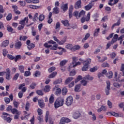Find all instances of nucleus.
Masks as SVG:
<instances>
[{
    "label": "nucleus",
    "mask_w": 124,
    "mask_h": 124,
    "mask_svg": "<svg viewBox=\"0 0 124 124\" xmlns=\"http://www.w3.org/2000/svg\"><path fill=\"white\" fill-rule=\"evenodd\" d=\"M64 102V99H63V98L61 97L58 98L54 102V107L55 109H58L59 107L62 106V105H63Z\"/></svg>",
    "instance_id": "obj_1"
},
{
    "label": "nucleus",
    "mask_w": 124,
    "mask_h": 124,
    "mask_svg": "<svg viewBox=\"0 0 124 124\" xmlns=\"http://www.w3.org/2000/svg\"><path fill=\"white\" fill-rule=\"evenodd\" d=\"M91 62H92V60L90 58H88L83 62V66L82 68V71H87L89 69V66Z\"/></svg>",
    "instance_id": "obj_2"
},
{
    "label": "nucleus",
    "mask_w": 124,
    "mask_h": 124,
    "mask_svg": "<svg viewBox=\"0 0 124 124\" xmlns=\"http://www.w3.org/2000/svg\"><path fill=\"white\" fill-rule=\"evenodd\" d=\"M91 19V14L89 12L86 16V17H82L80 20L82 24H84L85 22H89Z\"/></svg>",
    "instance_id": "obj_3"
},
{
    "label": "nucleus",
    "mask_w": 124,
    "mask_h": 124,
    "mask_svg": "<svg viewBox=\"0 0 124 124\" xmlns=\"http://www.w3.org/2000/svg\"><path fill=\"white\" fill-rule=\"evenodd\" d=\"M107 84V89H105V93L106 94V95H109L110 94V90H111V88H110V86H111V82H110L109 81H106Z\"/></svg>",
    "instance_id": "obj_4"
},
{
    "label": "nucleus",
    "mask_w": 124,
    "mask_h": 124,
    "mask_svg": "<svg viewBox=\"0 0 124 124\" xmlns=\"http://www.w3.org/2000/svg\"><path fill=\"white\" fill-rule=\"evenodd\" d=\"M73 102V97L71 96H69L66 98L65 104L67 106H70Z\"/></svg>",
    "instance_id": "obj_5"
},
{
    "label": "nucleus",
    "mask_w": 124,
    "mask_h": 124,
    "mask_svg": "<svg viewBox=\"0 0 124 124\" xmlns=\"http://www.w3.org/2000/svg\"><path fill=\"white\" fill-rule=\"evenodd\" d=\"M6 71V72H5V73H6V80H10V77L11 76L10 69L9 68H7Z\"/></svg>",
    "instance_id": "obj_6"
},
{
    "label": "nucleus",
    "mask_w": 124,
    "mask_h": 124,
    "mask_svg": "<svg viewBox=\"0 0 124 124\" xmlns=\"http://www.w3.org/2000/svg\"><path fill=\"white\" fill-rule=\"evenodd\" d=\"M107 114H109V115H111V116H114L116 118H118V117H124V114L123 113H118L115 112H108Z\"/></svg>",
    "instance_id": "obj_7"
},
{
    "label": "nucleus",
    "mask_w": 124,
    "mask_h": 124,
    "mask_svg": "<svg viewBox=\"0 0 124 124\" xmlns=\"http://www.w3.org/2000/svg\"><path fill=\"white\" fill-rule=\"evenodd\" d=\"M29 22V17H26L24 19H22L19 21L20 25H22V26H26V22L28 23Z\"/></svg>",
    "instance_id": "obj_8"
},
{
    "label": "nucleus",
    "mask_w": 124,
    "mask_h": 124,
    "mask_svg": "<svg viewBox=\"0 0 124 124\" xmlns=\"http://www.w3.org/2000/svg\"><path fill=\"white\" fill-rule=\"evenodd\" d=\"M81 3H82V1L81 0H78L75 4V8L76 9H79V8H81L82 6L81 5Z\"/></svg>",
    "instance_id": "obj_9"
},
{
    "label": "nucleus",
    "mask_w": 124,
    "mask_h": 124,
    "mask_svg": "<svg viewBox=\"0 0 124 124\" xmlns=\"http://www.w3.org/2000/svg\"><path fill=\"white\" fill-rule=\"evenodd\" d=\"M93 4L92 2H90L89 4L85 6V10L86 11H89V10L92 9L93 8Z\"/></svg>",
    "instance_id": "obj_10"
},
{
    "label": "nucleus",
    "mask_w": 124,
    "mask_h": 124,
    "mask_svg": "<svg viewBox=\"0 0 124 124\" xmlns=\"http://www.w3.org/2000/svg\"><path fill=\"white\" fill-rule=\"evenodd\" d=\"M72 12H73V5H71L69 8V17L70 19L72 18Z\"/></svg>",
    "instance_id": "obj_11"
},
{
    "label": "nucleus",
    "mask_w": 124,
    "mask_h": 124,
    "mask_svg": "<svg viewBox=\"0 0 124 124\" xmlns=\"http://www.w3.org/2000/svg\"><path fill=\"white\" fill-rule=\"evenodd\" d=\"M61 23L62 24V25H63V26H64V27H69V26H70L69 21L67 19L62 20Z\"/></svg>",
    "instance_id": "obj_12"
},
{
    "label": "nucleus",
    "mask_w": 124,
    "mask_h": 124,
    "mask_svg": "<svg viewBox=\"0 0 124 124\" xmlns=\"http://www.w3.org/2000/svg\"><path fill=\"white\" fill-rule=\"evenodd\" d=\"M38 105L42 109V108H44L45 107V103H44V102L42 100H38Z\"/></svg>",
    "instance_id": "obj_13"
},
{
    "label": "nucleus",
    "mask_w": 124,
    "mask_h": 124,
    "mask_svg": "<svg viewBox=\"0 0 124 124\" xmlns=\"http://www.w3.org/2000/svg\"><path fill=\"white\" fill-rule=\"evenodd\" d=\"M22 46V43L20 41L17 42L15 44V47L16 49H21Z\"/></svg>",
    "instance_id": "obj_14"
},
{
    "label": "nucleus",
    "mask_w": 124,
    "mask_h": 124,
    "mask_svg": "<svg viewBox=\"0 0 124 124\" xmlns=\"http://www.w3.org/2000/svg\"><path fill=\"white\" fill-rule=\"evenodd\" d=\"M1 117L2 119H3V120H4V121H6V122L8 123H11V121H12V119H11V118L10 117H7L5 115L2 116Z\"/></svg>",
    "instance_id": "obj_15"
},
{
    "label": "nucleus",
    "mask_w": 124,
    "mask_h": 124,
    "mask_svg": "<svg viewBox=\"0 0 124 124\" xmlns=\"http://www.w3.org/2000/svg\"><path fill=\"white\" fill-rule=\"evenodd\" d=\"M120 25H121V18H119L117 22L113 24V25L111 27L112 30H113V29H114V28H115V27H119V26H120Z\"/></svg>",
    "instance_id": "obj_16"
},
{
    "label": "nucleus",
    "mask_w": 124,
    "mask_h": 124,
    "mask_svg": "<svg viewBox=\"0 0 124 124\" xmlns=\"http://www.w3.org/2000/svg\"><path fill=\"white\" fill-rule=\"evenodd\" d=\"M61 9H62L64 12L67 11V9H68V4L66 3L64 4L61 7Z\"/></svg>",
    "instance_id": "obj_17"
},
{
    "label": "nucleus",
    "mask_w": 124,
    "mask_h": 124,
    "mask_svg": "<svg viewBox=\"0 0 124 124\" xmlns=\"http://www.w3.org/2000/svg\"><path fill=\"white\" fill-rule=\"evenodd\" d=\"M67 62H68V61H67L66 60H63L61 62H60V65L61 67H62V66H63L64 65H65V64H66Z\"/></svg>",
    "instance_id": "obj_18"
},
{
    "label": "nucleus",
    "mask_w": 124,
    "mask_h": 124,
    "mask_svg": "<svg viewBox=\"0 0 124 124\" xmlns=\"http://www.w3.org/2000/svg\"><path fill=\"white\" fill-rule=\"evenodd\" d=\"M81 48V47L78 45H76L75 46H72V51L73 52H75V51H77V50H79Z\"/></svg>",
    "instance_id": "obj_19"
},
{
    "label": "nucleus",
    "mask_w": 124,
    "mask_h": 124,
    "mask_svg": "<svg viewBox=\"0 0 124 124\" xmlns=\"http://www.w3.org/2000/svg\"><path fill=\"white\" fill-rule=\"evenodd\" d=\"M8 44H9V41L7 40L4 41L1 43L2 47H6L7 46H8Z\"/></svg>",
    "instance_id": "obj_20"
},
{
    "label": "nucleus",
    "mask_w": 124,
    "mask_h": 124,
    "mask_svg": "<svg viewBox=\"0 0 124 124\" xmlns=\"http://www.w3.org/2000/svg\"><path fill=\"white\" fill-rule=\"evenodd\" d=\"M81 114L79 112H76L73 114V118L74 119H78L79 118Z\"/></svg>",
    "instance_id": "obj_21"
},
{
    "label": "nucleus",
    "mask_w": 124,
    "mask_h": 124,
    "mask_svg": "<svg viewBox=\"0 0 124 124\" xmlns=\"http://www.w3.org/2000/svg\"><path fill=\"white\" fill-rule=\"evenodd\" d=\"M106 107L104 106H101L100 108L97 109V112L98 113H100V112H101V111H106Z\"/></svg>",
    "instance_id": "obj_22"
},
{
    "label": "nucleus",
    "mask_w": 124,
    "mask_h": 124,
    "mask_svg": "<svg viewBox=\"0 0 124 124\" xmlns=\"http://www.w3.org/2000/svg\"><path fill=\"white\" fill-rule=\"evenodd\" d=\"M100 31V29L99 28L96 29L94 31L93 36L94 37L98 36V33H99Z\"/></svg>",
    "instance_id": "obj_23"
},
{
    "label": "nucleus",
    "mask_w": 124,
    "mask_h": 124,
    "mask_svg": "<svg viewBox=\"0 0 124 124\" xmlns=\"http://www.w3.org/2000/svg\"><path fill=\"white\" fill-rule=\"evenodd\" d=\"M34 47H35V45L31 43L30 45H28L27 46L29 50H32V49H33Z\"/></svg>",
    "instance_id": "obj_24"
},
{
    "label": "nucleus",
    "mask_w": 124,
    "mask_h": 124,
    "mask_svg": "<svg viewBox=\"0 0 124 124\" xmlns=\"http://www.w3.org/2000/svg\"><path fill=\"white\" fill-rule=\"evenodd\" d=\"M18 69L21 73H24L25 72V67L23 65H19Z\"/></svg>",
    "instance_id": "obj_25"
},
{
    "label": "nucleus",
    "mask_w": 124,
    "mask_h": 124,
    "mask_svg": "<svg viewBox=\"0 0 124 124\" xmlns=\"http://www.w3.org/2000/svg\"><path fill=\"white\" fill-rule=\"evenodd\" d=\"M35 77H39L41 75V72L40 71L37 70L34 72V74L33 75Z\"/></svg>",
    "instance_id": "obj_26"
},
{
    "label": "nucleus",
    "mask_w": 124,
    "mask_h": 124,
    "mask_svg": "<svg viewBox=\"0 0 124 124\" xmlns=\"http://www.w3.org/2000/svg\"><path fill=\"white\" fill-rule=\"evenodd\" d=\"M106 76L108 79H111L113 78V72L112 71L108 72Z\"/></svg>",
    "instance_id": "obj_27"
},
{
    "label": "nucleus",
    "mask_w": 124,
    "mask_h": 124,
    "mask_svg": "<svg viewBox=\"0 0 124 124\" xmlns=\"http://www.w3.org/2000/svg\"><path fill=\"white\" fill-rule=\"evenodd\" d=\"M90 36H91V34L89 33H86L84 38L82 39V42H85V41H86Z\"/></svg>",
    "instance_id": "obj_28"
},
{
    "label": "nucleus",
    "mask_w": 124,
    "mask_h": 124,
    "mask_svg": "<svg viewBox=\"0 0 124 124\" xmlns=\"http://www.w3.org/2000/svg\"><path fill=\"white\" fill-rule=\"evenodd\" d=\"M11 112L12 113V114H16V115H20V112L18 110H17L16 108H12V110H11Z\"/></svg>",
    "instance_id": "obj_29"
},
{
    "label": "nucleus",
    "mask_w": 124,
    "mask_h": 124,
    "mask_svg": "<svg viewBox=\"0 0 124 124\" xmlns=\"http://www.w3.org/2000/svg\"><path fill=\"white\" fill-rule=\"evenodd\" d=\"M86 14V11L84 10H81L78 14V18H80V17H82V16H85V15Z\"/></svg>",
    "instance_id": "obj_30"
},
{
    "label": "nucleus",
    "mask_w": 124,
    "mask_h": 124,
    "mask_svg": "<svg viewBox=\"0 0 124 124\" xmlns=\"http://www.w3.org/2000/svg\"><path fill=\"white\" fill-rule=\"evenodd\" d=\"M65 42H66V38H64L61 41L59 40L58 43L59 45H63Z\"/></svg>",
    "instance_id": "obj_31"
},
{
    "label": "nucleus",
    "mask_w": 124,
    "mask_h": 124,
    "mask_svg": "<svg viewBox=\"0 0 124 124\" xmlns=\"http://www.w3.org/2000/svg\"><path fill=\"white\" fill-rule=\"evenodd\" d=\"M50 85H46L44 89V92L48 93V92H50Z\"/></svg>",
    "instance_id": "obj_32"
},
{
    "label": "nucleus",
    "mask_w": 124,
    "mask_h": 124,
    "mask_svg": "<svg viewBox=\"0 0 124 124\" xmlns=\"http://www.w3.org/2000/svg\"><path fill=\"white\" fill-rule=\"evenodd\" d=\"M54 101L55 98H54V95L52 94L49 99V102L50 103V104H52V103H54Z\"/></svg>",
    "instance_id": "obj_33"
},
{
    "label": "nucleus",
    "mask_w": 124,
    "mask_h": 124,
    "mask_svg": "<svg viewBox=\"0 0 124 124\" xmlns=\"http://www.w3.org/2000/svg\"><path fill=\"white\" fill-rule=\"evenodd\" d=\"M83 79H85V80L89 81L90 80H93V77H90L89 75H88L86 76L85 77L83 78Z\"/></svg>",
    "instance_id": "obj_34"
},
{
    "label": "nucleus",
    "mask_w": 124,
    "mask_h": 124,
    "mask_svg": "<svg viewBox=\"0 0 124 124\" xmlns=\"http://www.w3.org/2000/svg\"><path fill=\"white\" fill-rule=\"evenodd\" d=\"M73 80V78H72V77H69V78H68L66 79V80H65V85H67V84L68 83H70V82L71 81H72Z\"/></svg>",
    "instance_id": "obj_35"
},
{
    "label": "nucleus",
    "mask_w": 124,
    "mask_h": 124,
    "mask_svg": "<svg viewBox=\"0 0 124 124\" xmlns=\"http://www.w3.org/2000/svg\"><path fill=\"white\" fill-rule=\"evenodd\" d=\"M52 13L54 14H59L60 12V10H59V8L58 7H54L53 9Z\"/></svg>",
    "instance_id": "obj_36"
},
{
    "label": "nucleus",
    "mask_w": 124,
    "mask_h": 124,
    "mask_svg": "<svg viewBox=\"0 0 124 124\" xmlns=\"http://www.w3.org/2000/svg\"><path fill=\"white\" fill-rule=\"evenodd\" d=\"M38 13H36L34 14V17L32 18V21H33V22H36V21L38 20Z\"/></svg>",
    "instance_id": "obj_37"
},
{
    "label": "nucleus",
    "mask_w": 124,
    "mask_h": 124,
    "mask_svg": "<svg viewBox=\"0 0 124 124\" xmlns=\"http://www.w3.org/2000/svg\"><path fill=\"white\" fill-rule=\"evenodd\" d=\"M49 115H50V112H49V111H46V116H45L46 123H48V119H49Z\"/></svg>",
    "instance_id": "obj_38"
},
{
    "label": "nucleus",
    "mask_w": 124,
    "mask_h": 124,
    "mask_svg": "<svg viewBox=\"0 0 124 124\" xmlns=\"http://www.w3.org/2000/svg\"><path fill=\"white\" fill-rule=\"evenodd\" d=\"M39 21L40 22H42V21H44V19H45V16L43 14H41L39 16Z\"/></svg>",
    "instance_id": "obj_39"
},
{
    "label": "nucleus",
    "mask_w": 124,
    "mask_h": 124,
    "mask_svg": "<svg viewBox=\"0 0 124 124\" xmlns=\"http://www.w3.org/2000/svg\"><path fill=\"white\" fill-rule=\"evenodd\" d=\"M21 59H22V57L21 56V55H17L16 56V57H15V62H18V61H19V60H21Z\"/></svg>",
    "instance_id": "obj_40"
},
{
    "label": "nucleus",
    "mask_w": 124,
    "mask_h": 124,
    "mask_svg": "<svg viewBox=\"0 0 124 124\" xmlns=\"http://www.w3.org/2000/svg\"><path fill=\"white\" fill-rule=\"evenodd\" d=\"M27 39H28V36H20L19 37V40H20L21 41H26L27 40Z\"/></svg>",
    "instance_id": "obj_41"
},
{
    "label": "nucleus",
    "mask_w": 124,
    "mask_h": 124,
    "mask_svg": "<svg viewBox=\"0 0 124 124\" xmlns=\"http://www.w3.org/2000/svg\"><path fill=\"white\" fill-rule=\"evenodd\" d=\"M31 73L30 71H26L24 72L25 77H29V76H31Z\"/></svg>",
    "instance_id": "obj_42"
},
{
    "label": "nucleus",
    "mask_w": 124,
    "mask_h": 124,
    "mask_svg": "<svg viewBox=\"0 0 124 124\" xmlns=\"http://www.w3.org/2000/svg\"><path fill=\"white\" fill-rule=\"evenodd\" d=\"M57 74H58V73L57 72H53L50 75H49L48 77L49 78H54V77H55Z\"/></svg>",
    "instance_id": "obj_43"
},
{
    "label": "nucleus",
    "mask_w": 124,
    "mask_h": 124,
    "mask_svg": "<svg viewBox=\"0 0 124 124\" xmlns=\"http://www.w3.org/2000/svg\"><path fill=\"white\" fill-rule=\"evenodd\" d=\"M80 88H81V85H77L75 87V92H80V91H79V90H80Z\"/></svg>",
    "instance_id": "obj_44"
},
{
    "label": "nucleus",
    "mask_w": 124,
    "mask_h": 124,
    "mask_svg": "<svg viewBox=\"0 0 124 124\" xmlns=\"http://www.w3.org/2000/svg\"><path fill=\"white\" fill-rule=\"evenodd\" d=\"M62 95H65V94H66V93H67V89H66V88L64 87L62 90Z\"/></svg>",
    "instance_id": "obj_45"
},
{
    "label": "nucleus",
    "mask_w": 124,
    "mask_h": 124,
    "mask_svg": "<svg viewBox=\"0 0 124 124\" xmlns=\"http://www.w3.org/2000/svg\"><path fill=\"white\" fill-rule=\"evenodd\" d=\"M11 19H12V14L10 13L6 16V20H7V21H10V20H11Z\"/></svg>",
    "instance_id": "obj_46"
},
{
    "label": "nucleus",
    "mask_w": 124,
    "mask_h": 124,
    "mask_svg": "<svg viewBox=\"0 0 124 124\" xmlns=\"http://www.w3.org/2000/svg\"><path fill=\"white\" fill-rule=\"evenodd\" d=\"M55 70H56V67L54 66L51 67L48 69V71L49 73L53 72V71H55Z\"/></svg>",
    "instance_id": "obj_47"
},
{
    "label": "nucleus",
    "mask_w": 124,
    "mask_h": 124,
    "mask_svg": "<svg viewBox=\"0 0 124 124\" xmlns=\"http://www.w3.org/2000/svg\"><path fill=\"white\" fill-rule=\"evenodd\" d=\"M73 46L72 45V44H68L66 46L65 48L66 49H68L69 50H70L71 51H72Z\"/></svg>",
    "instance_id": "obj_48"
},
{
    "label": "nucleus",
    "mask_w": 124,
    "mask_h": 124,
    "mask_svg": "<svg viewBox=\"0 0 124 124\" xmlns=\"http://www.w3.org/2000/svg\"><path fill=\"white\" fill-rule=\"evenodd\" d=\"M19 76L20 74H19V73L16 74L13 77V80H14L15 81H16V80H18V78H19Z\"/></svg>",
    "instance_id": "obj_49"
},
{
    "label": "nucleus",
    "mask_w": 124,
    "mask_h": 124,
    "mask_svg": "<svg viewBox=\"0 0 124 124\" xmlns=\"http://www.w3.org/2000/svg\"><path fill=\"white\" fill-rule=\"evenodd\" d=\"M4 100L6 104H9L10 103V99L8 97H4Z\"/></svg>",
    "instance_id": "obj_50"
},
{
    "label": "nucleus",
    "mask_w": 124,
    "mask_h": 124,
    "mask_svg": "<svg viewBox=\"0 0 124 124\" xmlns=\"http://www.w3.org/2000/svg\"><path fill=\"white\" fill-rule=\"evenodd\" d=\"M7 58L9 60H11V61H13V60H14L15 59V57L13 56L11 54H8L7 55Z\"/></svg>",
    "instance_id": "obj_51"
},
{
    "label": "nucleus",
    "mask_w": 124,
    "mask_h": 124,
    "mask_svg": "<svg viewBox=\"0 0 124 124\" xmlns=\"http://www.w3.org/2000/svg\"><path fill=\"white\" fill-rule=\"evenodd\" d=\"M7 30L9 32H12V31H13V28L9 25L7 26Z\"/></svg>",
    "instance_id": "obj_52"
},
{
    "label": "nucleus",
    "mask_w": 124,
    "mask_h": 124,
    "mask_svg": "<svg viewBox=\"0 0 124 124\" xmlns=\"http://www.w3.org/2000/svg\"><path fill=\"white\" fill-rule=\"evenodd\" d=\"M36 93L37 94H38V95L42 96V95H43V94H44V93H43V92L41 90H37L36 91Z\"/></svg>",
    "instance_id": "obj_53"
},
{
    "label": "nucleus",
    "mask_w": 124,
    "mask_h": 124,
    "mask_svg": "<svg viewBox=\"0 0 124 124\" xmlns=\"http://www.w3.org/2000/svg\"><path fill=\"white\" fill-rule=\"evenodd\" d=\"M62 93V90L61 88H57L56 90V94L57 95H59V94H61V93Z\"/></svg>",
    "instance_id": "obj_54"
},
{
    "label": "nucleus",
    "mask_w": 124,
    "mask_h": 124,
    "mask_svg": "<svg viewBox=\"0 0 124 124\" xmlns=\"http://www.w3.org/2000/svg\"><path fill=\"white\" fill-rule=\"evenodd\" d=\"M97 70V67H93L90 69V72H95Z\"/></svg>",
    "instance_id": "obj_55"
},
{
    "label": "nucleus",
    "mask_w": 124,
    "mask_h": 124,
    "mask_svg": "<svg viewBox=\"0 0 124 124\" xmlns=\"http://www.w3.org/2000/svg\"><path fill=\"white\" fill-rule=\"evenodd\" d=\"M2 54L4 57H6L7 54H8V51H7V50H6V49H3Z\"/></svg>",
    "instance_id": "obj_56"
},
{
    "label": "nucleus",
    "mask_w": 124,
    "mask_h": 124,
    "mask_svg": "<svg viewBox=\"0 0 124 124\" xmlns=\"http://www.w3.org/2000/svg\"><path fill=\"white\" fill-rule=\"evenodd\" d=\"M36 86V83L34 82H32L31 85H30V88L31 90H33L35 88Z\"/></svg>",
    "instance_id": "obj_57"
},
{
    "label": "nucleus",
    "mask_w": 124,
    "mask_h": 124,
    "mask_svg": "<svg viewBox=\"0 0 124 124\" xmlns=\"http://www.w3.org/2000/svg\"><path fill=\"white\" fill-rule=\"evenodd\" d=\"M29 109H30V103L29 102H27L25 106V110L29 111Z\"/></svg>",
    "instance_id": "obj_58"
},
{
    "label": "nucleus",
    "mask_w": 124,
    "mask_h": 124,
    "mask_svg": "<svg viewBox=\"0 0 124 124\" xmlns=\"http://www.w3.org/2000/svg\"><path fill=\"white\" fill-rule=\"evenodd\" d=\"M37 113L39 116H41V115L43 114L42 109H41V108H38Z\"/></svg>",
    "instance_id": "obj_59"
},
{
    "label": "nucleus",
    "mask_w": 124,
    "mask_h": 124,
    "mask_svg": "<svg viewBox=\"0 0 124 124\" xmlns=\"http://www.w3.org/2000/svg\"><path fill=\"white\" fill-rule=\"evenodd\" d=\"M101 66L102 67H109V66H110L109 65V63L107 62H105L102 64Z\"/></svg>",
    "instance_id": "obj_60"
},
{
    "label": "nucleus",
    "mask_w": 124,
    "mask_h": 124,
    "mask_svg": "<svg viewBox=\"0 0 124 124\" xmlns=\"http://www.w3.org/2000/svg\"><path fill=\"white\" fill-rule=\"evenodd\" d=\"M113 85L114 87H115V88H117V89H120V88H121V85L117 82H114L113 83Z\"/></svg>",
    "instance_id": "obj_61"
},
{
    "label": "nucleus",
    "mask_w": 124,
    "mask_h": 124,
    "mask_svg": "<svg viewBox=\"0 0 124 124\" xmlns=\"http://www.w3.org/2000/svg\"><path fill=\"white\" fill-rule=\"evenodd\" d=\"M80 80H82V76H78L77 79L75 80V83H77L80 81Z\"/></svg>",
    "instance_id": "obj_62"
},
{
    "label": "nucleus",
    "mask_w": 124,
    "mask_h": 124,
    "mask_svg": "<svg viewBox=\"0 0 124 124\" xmlns=\"http://www.w3.org/2000/svg\"><path fill=\"white\" fill-rule=\"evenodd\" d=\"M57 48H58V44L53 45V46L51 47L50 50L55 51V50H57Z\"/></svg>",
    "instance_id": "obj_63"
},
{
    "label": "nucleus",
    "mask_w": 124,
    "mask_h": 124,
    "mask_svg": "<svg viewBox=\"0 0 124 124\" xmlns=\"http://www.w3.org/2000/svg\"><path fill=\"white\" fill-rule=\"evenodd\" d=\"M63 119L64 120L65 123H70V122H71V120H70V119L67 118H65V117H63Z\"/></svg>",
    "instance_id": "obj_64"
}]
</instances>
